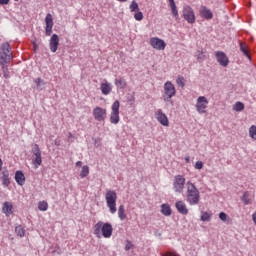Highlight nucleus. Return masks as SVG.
<instances>
[{"instance_id": "nucleus-1", "label": "nucleus", "mask_w": 256, "mask_h": 256, "mask_svg": "<svg viewBox=\"0 0 256 256\" xmlns=\"http://www.w3.org/2000/svg\"><path fill=\"white\" fill-rule=\"evenodd\" d=\"M186 201L189 205H199L201 201V193L195 184L191 181L186 182Z\"/></svg>"}, {"instance_id": "nucleus-2", "label": "nucleus", "mask_w": 256, "mask_h": 256, "mask_svg": "<svg viewBox=\"0 0 256 256\" xmlns=\"http://www.w3.org/2000/svg\"><path fill=\"white\" fill-rule=\"evenodd\" d=\"M106 205L112 215L117 213V192L108 190L105 195Z\"/></svg>"}, {"instance_id": "nucleus-3", "label": "nucleus", "mask_w": 256, "mask_h": 256, "mask_svg": "<svg viewBox=\"0 0 256 256\" xmlns=\"http://www.w3.org/2000/svg\"><path fill=\"white\" fill-rule=\"evenodd\" d=\"M186 179L183 175L174 176L173 180V191L175 193H183L185 191Z\"/></svg>"}, {"instance_id": "nucleus-4", "label": "nucleus", "mask_w": 256, "mask_h": 256, "mask_svg": "<svg viewBox=\"0 0 256 256\" xmlns=\"http://www.w3.org/2000/svg\"><path fill=\"white\" fill-rule=\"evenodd\" d=\"M119 107H121L119 100L114 101L111 106L110 123H112V125H117L119 124V121H121V117L119 116Z\"/></svg>"}, {"instance_id": "nucleus-5", "label": "nucleus", "mask_w": 256, "mask_h": 256, "mask_svg": "<svg viewBox=\"0 0 256 256\" xmlns=\"http://www.w3.org/2000/svg\"><path fill=\"white\" fill-rule=\"evenodd\" d=\"M182 17L185 19V21H187V23H190L191 25H193V23L196 21L195 11L189 5L183 7Z\"/></svg>"}, {"instance_id": "nucleus-6", "label": "nucleus", "mask_w": 256, "mask_h": 256, "mask_svg": "<svg viewBox=\"0 0 256 256\" xmlns=\"http://www.w3.org/2000/svg\"><path fill=\"white\" fill-rule=\"evenodd\" d=\"M164 101H169V99H173L175 95H177V90L175 89V85L171 81H167L164 84Z\"/></svg>"}, {"instance_id": "nucleus-7", "label": "nucleus", "mask_w": 256, "mask_h": 256, "mask_svg": "<svg viewBox=\"0 0 256 256\" xmlns=\"http://www.w3.org/2000/svg\"><path fill=\"white\" fill-rule=\"evenodd\" d=\"M207 105H209V100L205 96H199L196 101V111L203 115V113H207Z\"/></svg>"}, {"instance_id": "nucleus-8", "label": "nucleus", "mask_w": 256, "mask_h": 256, "mask_svg": "<svg viewBox=\"0 0 256 256\" xmlns=\"http://www.w3.org/2000/svg\"><path fill=\"white\" fill-rule=\"evenodd\" d=\"M32 153L34 155V159L32 160V163L35 167V169H39V166L41 163H43V158L41 157V149H39V145L35 144Z\"/></svg>"}, {"instance_id": "nucleus-9", "label": "nucleus", "mask_w": 256, "mask_h": 256, "mask_svg": "<svg viewBox=\"0 0 256 256\" xmlns=\"http://www.w3.org/2000/svg\"><path fill=\"white\" fill-rule=\"evenodd\" d=\"M150 45L153 49H156V51H165V48L167 47L165 40L159 37H152L150 39Z\"/></svg>"}, {"instance_id": "nucleus-10", "label": "nucleus", "mask_w": 256, "mask_h": 256, "mask_svg": "<svg viewBox=\"0 0 256 256\" xmlns=\"http://www.w3.org/2000/svg\"><path fill=\"white\" fill-rule=\"evenodd\" d=\"M92 115L95 121H105L107 119V109L96 106L93 109Z\"/></svg>"}, {"instance_id": "nucleus-11", "label": "nucleus", "mask_w": 256, "mask_h": 256, "mask_svg": "<svg viewBox=\"0 0 256 256\" xmlns=\"http://www.w3.org/2000/svg\"><path fill=\"white\" fill-rule=\"evenodd\" d=\"M155 119L163 125V127H169V118L166 113H163V110L158 109L155 111Z\"/></svg>"}, {"instance_id": "nucleus-12", "label": "nucleus", "mask_w": 256, "mask_h": 256, "mask_svg": "<svg viewBox=\"0 0 256 256\" xmlns=\"http://www.w3.org/2000/svg\"><path fill=\"white\" fill-rule=\"evenodd\" d=\"M215 57L221 67H227L229 65V57L223 51H216Z\"/></svg>"}, {"instance_id": "nucleus-13", "label": "nucleus", "mask_w": 256, "mask_h": 256, "mask_svg": "<svg viewBox=\"0 0 256 256\" xmlns=\"http://www.w3.org/2000/svg\"><path fill=\"white\" fill-rule=\"evenodd\" d=\"M107 225V222L98 221L93 227V234L97 239H101L103 231Z\"/></svg>"}, {"instance_id": "nucleus-14", "label": "nucleus", "mask_w": 256, "mask_h": 256, "mask_svg": "<svg viewBox=\"0 0 256 256\" xmlns=\"http://www.w3.org/2000/svg\"><path fill=\"white\" fill-rule=\"evenodd\" d=\"M45 33L47 37H51V33H53V15L51 13H48L45 18Z\"/></svg>"}, {"instance_id": "nucleus-15", "label": "nucleus", "mask_w": 256, "mask_h": 256, "mask_svg": "<svg viewBox=\"0 0 256 256\" xmlns=\"http://www.w3.org/2000/svg\"><path fill=\"white\" fill-rule=\"evenodd\" d=\"M50 51L52 53H57V49H59V35L53 34L50 38L49 42Z\"/></svg>"}, {"instance_id": "nucleus-16", "label": "nucleus", "mask_w": 256, "mask_h": 256, "mask_svg": "<svg viewBox=\"0 0 256 256\" xmlns=\"http://www.w3.org/2000/svg\"><path fill=\"white\" fill-rule=\"evenodd\" d=\"M200 16L207 21L213 19V12L207 6H201L199 10Z\"/></svg>"}, {"instance_id": "nucleus-17", "label": "nucleus", "mask_w": 256, "mask_h": 256, "mask_svg": "<svg viewBox=\"0 0 256 256\" xmlns=\"http://www.w3.org/2000/svg\"><path fill=\"white\" fill-rule=\"evenodd\" d=\"M1 181H2V185L3 187H9V185H11V177H9V170H3L1 172Z\"/></svg>"}, {"instance_id": "nucleus-18", "label": "nucleus", "mask_w": 256, "mask_h": 256, "mask_svg": "<svg viewBox=\"0 0 256 256\" xmlns=\"http://www.w3.org/2000/svg\"><path fill=\"white\" fill-rule=\"evenodd\" d=\"M100 90L102 95H109L113 91V86L108 81L101 83Z\"/></svg>"}, {"instance_id": "nucleus-19", "label": "nucleus", "mask_w": 256, "mask_h": 256, "mask_svg": "<svg viewBox=\"0 0 256 256\" xmlns=\"http://www.w3.org/2000/svg\"><path fill=\"white\" fill-rule=\"evenodd\" d=\"M175 207L178 213H181V215H187L189 213V210L187 209V204H185V202L183 201H177Z\"/></svg>"}, {"instance_id": "nucleus-20", "label": "nucleus", "mask_w": 256, "mask_h": 256, "mask_svg": "<svg viewBox=\"0 0 256 256\" xmlns=\"http://www.w3.org/2000/svg\"><path fill=\"white\" fill-rule=\"evenodd\" d=\"M112 235H113V225H111V223L106 222V227H104V230L102 232V237H104V239H110Z\"/></svg>"}, {"instance_id": "nucleus-21", "label": "nucleus", "mask_w": 256, "mask_h": 256, "mask_svg": "<svg viewBox=\"0 0 256 256\" xmlns=\"http://www.w3.org/2000/svg\"><path fill=\"white\" fill-rule=\"evenodd\" d=\"M2 213L6 214V217L13 215V204L11 202H4L2 207Z\"/></svg>"}, {"instance_id": "nucleus-22", "label": "nucleus", "mask_w": 256, "mask_h": 256, "mask_svg": "<svg viewBox=\"0 0 256 256\" xmlns=\"http://www.w3.org/2000/svg\"><path fill=\"white\" fill-rule=\"evenodd\" d=\"M15 181L21 187H23V185H25V174H23L21 171H16V173H15Z\"/></svg>"}, {"instance_id": "nucleus-23", "label": "nucleus", "mask_w": 256, "mask_h": 256, "mask_svg": "<svg viewBox=\"0 0 256 256\" xmlns=\"http://www.w3.org/2000/svg\"><path fill=\"white\" fill-rule=\"evenodd\" d=\"M0 58H1V65H5V63H9L11 61V59H13V56L11 55V53L8 52H1L0 53Z\"/></svg>"}, {"instance_id": "nucleus-24", "label": "nucleus", "mask_w": 256, "mask_h": 256, "mask_svg": "<svg viewBox=\"0 0 256 256\" xmlns=\"http://www.w3.org/2000/svg\"><path fill=\"white\" fill-rule=\"evenodd\" d=\"M114 85L117 89H126L127 88V81L123 78H116L114 81Z\"/></svg>"}, {"instance_id": "nucleus-25", "label": "nucleus", "mask_w": 256, "mask_h": 256, "mask_svg": "<svg viewBox=\"0 0 256 256\" xmlns=\"http://www.w3.org/2000/svg\"><path fill=\"white\" fill-rule=\"evenodd\" d=\"M118 217H119L120 221H125L127 219V213H125V205L119 206Z\"/></svg>"}, {"instance_id": "nucleus-26", "label": "nucleus", "mask_w": 256, "mask_h": 256, "mask_svg": "<svg viewBox=\"0 0 256 256\" xmlns=\"http://www.w3.org/2000/svg\"><path fill=\"white\" fill-rule=\"evenodd\" d=\"M161 213L164 214L165 217H169L171 215V206H169V204H162Z\"/></svg>"}, {"instance_id": "nucleus-27", "label": "nucleus", "mask_w": 256, "mask_h": 256, "mask_svg": "<svg viewBox=\"0 0 256 256\" xmlns=\"http://www.w3.org/2000/svg\"><path fill=\"white\" fill-rule=\"evenodd\" d=\"M241 201L244 203V205H251V195L249 194V192H244L241 197Z\"/></svg>"}, {"instance_id": "nucleus-28", "label": "nucleus", "mask_w": 256, "mask_h": 256, "mask_svg": "<svg viewBox=\"0 0 256 256\" xmlns=\"http://www.w3.org/2000/svg\"><path fill=\"white\" fill-rule=\"evenodd\" d=\"M245 110V104H243V102H236L234 105H233V111H236L238 113H241V111H244Z\"/></svg>"}, {"instance_id": "nucleus-29", "label": "nucleus", "mask_w": 256, "mask_h": 256, "mask_svg": "<svg viewBox=\"0 0 256 256\" xmlns=\"http://www.w3.org/2000/svg\"><path fill=\"white\" fill-rule=\"evenodd\" d=\"M89 176V166L84 165L82 166V169L80 171V177L81 179H85V177Z\"/></svg>"}, {"instance_id": "nucleus-30", "label": "nucleus", "mask_w": 256, "mask_h": 256, "mask_svg": "<svg viewBox=\"0 0 256 256\" xmlns=\"http://www.w3.org/2000/svg\"><path fill=\"white\" fill-rule=\"evenodd\" d=\"M196 57L198 61H205L207 59V56L205 55V51H203V49L198 50L196 52Z\"/></svg>"}, {"instance_id": "nucleus-31", "label": "nucleus", "mask_w": 256, "mask_h": 256, "mask_svg": "<svg viewBox=\"0 0 256 256\" xmlns=\"http://www.w3.org/2000/svg\"><path fill=\"white\" fill-rule=\"evenodd\" d=\"M15 233L18 237H25V228L23 226L18 225L15 227Z\"/></svg>"}, {"instance_id": "nucleus-32", "label": "nucleus", "mask_w": 256, "mask_h": 256, "mask_svg": "<svg viewBox=\"0 0 256 256\" xmlns=\"http://www.w3.org/2000/svg\"><path fill=\"white\" fill-rule=\"evenodd\" d=\"M38 209L39 211H47L49 209V204L47 201H40L38 203Z\"/></svg>"}, {"instance_id": "nucleus-33", "label": "nucleus", "mask_w": 256, "mask_h": 256, "mask_svg": "<svg viewBox=\"0 0 256 256\" xmlns=\"http://www.w3.org/2000/svg\"><path fill=\"white\" fill-rule=\"evenodd\" d=\"M212 217H213V213H211V212H202L201 221H211Z\"/></svg>"}, {"instance_id": "nucleus-34", "label": "nucleus", "mask_w": 256, "mask_h": 256, "mask_svg": "<svg viewBox=\"0 0 256 256\" xmlns=\"http://www.w3.org/2000/svg\"><path fill=\"white\" fill-rule=\"evenodd\" d=\"M129 8L131 13H135V11H139V4L137 3V1L133 0Z\"/></svg>"}, {"instance_id": "nucleus-35", "label": "nucleus", "mask_w": 256, "mask_h": 256, "mask_svg": "<svg viewBox=\"0 0 256 256\" xmlns=\"http://www.w3.org/2000/svg\"><path fill=\"white\" fill-rule=\"evenodd\" d=\"M2 53H11V45L9 43H3L1 45Z\"/></svg>"}, {"instance_id": "nucleus-36", "label": "nucleus", "mask_w": 256, "mask_h": 256, "mask_svg": "<svg viewBox=\"0 0 256 256\" xmlns=\"http://www.w3.org/2000/svg\"><path fill=\"white\" fill-rule=\"evenodd\" d=\"M249 135H250L251 139H253L254 141H256V126H255V125H252V126L249 128Z\"/></svg>"}, {"instance_id": "nucleus-37", "label": "nucleus", "mask_w": 256, "mask_h": 256, "mask_svg": "<svg viewBox=\"0 0 256 256\" xmlns=\"http://www.w3.org/2000/svg\"><path fill=\"white\" fill-rule=\"evenodd\" d=\"M170 7H171L172 15H174L175 19H179V11L177 10V5L172 4L170 5Z\"/></svg>"}, {"instance_id": "nucleus-38", "label": "nucleus", "mask_w": 256, "mask_h": 256, "mask_svg": "<svg viewBox=\"0 0 256 256\" xmlns=\"http://www.w3.org/2000/svg\"><path fill=\"white\" fill-rule=\"evenodd\" d=\"M240 50L242 51V53L246 56L249 57V51L247 50V44L245 43H240Z\"/></svg>"}, {"instance_id": "nucleus-39", "label": "nucleus", "mask_w": 256, "mask_h": 256, "mask_svg": "<svg viewBox=\"0 0 256 256\" xmlns=\"http://www.w3.org/2000/svg\"><path fill=\"white\" fill-rule=\"evenodd\" d=\"M178 87H185V78L183 76H179L176 80Z\"/></svg>"}, {"instance_id": "nucleus-40", "label": "nucleus", "mask_w": 256, "mask_h": 256, "mask_svg": "<svg viewBox=\"0 0 256 256\" xmlns=\"http://www.w3.org/2000/svg\"><path fill=\"white\" fill-rule=\"evenodd\" d=\"M2 70H3L4 78L9 79V68H7L5 64H2Z\"/></svg>"}, {"instance_id": "nucleus-41", "label": "nucleus", "mask_w": 256, "mask_h": 256, "mask_svg": "<svg viewBox=\"0 0 256 256\" xmlns=\"http://www.w3.org/2000/svg\"><path fill=\"white\" fill-rule=\"evenodd\" d=\"M134 19L136 21H143V12L138 11L134 14Z\"/></svg>"}, {"instance_id": "nucleus-42", "label": "nucleus", "mask_w": 256, "mask_h": 256, "mask_svg": "<svg viewBox=\"0 0 256 256\" xmlns=\"http://www.w3.org/2000/svg\"><path fill=\"white\" fill-rule=\"evenodd\" d=\"M131 249H133V243L131 242V240H127L126 246H125V251H131Z\"/></svg>"}, {"instance_id": "nucleus-43", "label": "nucleus", "mask_w": 256, "mask_h": 256, "mask_svg": "<svg viewBox=\"0 0 256 256\" xmlns=\"http://www.w3.org/2000/svg\"><path fill=\"white\" fill-rule=\"evenodd\" d=\"M219 219L223 222L227 221V214L225 212H221L219 214Z\"/></svg>"}, {"instance_id": "nucleus-44", "label": "nucleus", "mask_w": 256, "mask_h": 256, "mask_svg": "<svg viewBox=\"0 0 256 256\" xmlns=\"http://www.w3.org/2000/svg\"><path fill=\"white\" fill-rule=\"evenodd\" d=\"M195 169H203V163L201 161H197L195 163Z\"/></svg>"}, {"instance_id": "nucleus-45", "label": "nucleus", "mask_w": 256, "mask_h": 256, "mask_svg": "<svg viewBox=\"0 0 256 256\" xmlns=\"http://www.w3.org/2000/svg\"><path fill=\"white\" fill-rule=\"evenodd\" d=\"M0 5H9V0H0Z\"/></svg>"}, {"instance_id": "nucleus-46", "label": "nucleus", "mask_w": 256, "mask_h": 256, "mask_svg": "<svg viewBox=\"0 0 256 256\" xmlns=\"http://www.w3.org/2000/svg\"><path fill=\"white\" fill-rule=\"evenodd\" d=\"M162 256H177V254L168 252L166 254H162Z\"/></svg>"}, {"instance_id": "nucleus-47", "label": "nucleus", "mask_w": 256, "mask_h": 256, "mask_svg": "<svg viewBox=\"0 0 256 256\" xmlns=\"http://www.w3.org/2000/svg\"><path fill=\"white\" fill-rule=\"evenodd\" d=\"M35 83H36L37 85H41V78H37V79L35 80Z\"/></svg>"}, {"instance_id": "nucleus-48", "label": "nucleus", "mask_w": 256, "mask_h": 256, "mask_svg": "<svg viewBox=\"0 0 256 256\" xmlns=\"http://www.w3.org/2000/svg\"><path fill=\"white\" fill-rule=\"evenodd\" d=\"M81 165H83V162H82V161H77V162H76V167H81Z\"/></svg>"}, {"instance_id": "nucleus-49", "label": "nucleus", "mask_w": 256, "mask_h": 256, "mask_svg": "<svg viewBox=\"0 0 256 256\" xmlns=\"http://www.w3.org/2000/svg\"><path fill=\"white\" fill-rule=\"evenodd\" d=\"M252 219H253V221H254V223L256 225V212L252 215Z\"/></svg>"}, {"instance_id": "nucleus-50", "label": "nucleus", "mask_w": 256, "mask_h": 256, "mask_svg": "<svg viewBox=\"0 0 256 256\" xmlns=\"http://www.w3.org/2000/svg\"><path fill=\"white\" fill-rule=\"evenodd\" d=\"M2 168H3V160H1V158H0V171Z\"/></svg>"}, {"instance_id": "nucleus-51", "label": "nucleus", "mask_w": 256, "mask_h": 256, "mask_svg": "<svg viewBox=\"0 0 256 256\" xmlns=\"http://www.w3.org/2000/svg\"><path fill=\"white\" fill-rule=\"evenodd\" d=\"M170 6L175 5V0H169Z\"/></svg>"}, {"instance_id": "nucleus-52", "label": "nucleus", "mask_w": 256, "mask_h": 256, "mask_svg": "<svg viewBox=\"0 0 256 256\" xmlns=\"http://www.w3.org/2000/svg\"><path fill=\"white\" fill-rule=\"evenodd\" d=\"M190 159L189 157L186 158V163H189Z\"/></svg>"}, {"instance_id": "nucleus-53", "label": "nucleus", "mask_w": 256, "mask_h": 256, "mask_svg": "<svg viewBox=\"0 0 256 256\" xmlns=\"http://www.w3.org/2000/svg\"><path fill=\"white\" fill-rule=\"evenodd\" d=\"M14 1H19V0H14Z\"/></svg>"}]
</instances>
